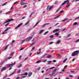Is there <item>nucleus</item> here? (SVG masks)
I'll return each instance as SVG.
<instances>
[{
  "label": "nucleus",
  "instance_id": "obj_1",
  "mask_svg": "<svg viewBox=\"0 0 79 79\" xmlns=\"http://www.w3.org/2000/svg\"><path fill=\"white\" fill-rule=\"evenodd\" d=\"M33 37V36H32L31 37H29L26 39H25L23 41H22L21 43L22 44H23L24 42H28L29 41H30L31 39H32V37Z\"/></svg>",
  "mask_w": 79,
  "mask_h": 79
},
{
  "label": "nucleus",
  "instance_id": "obj_2",
  "mask_svg": "<svg viewBox=\"0 0 79 79\" xmlns=\"http://www.w3.org/2000/svg\"><path fill=\"white\" fill-rule=\"evenodd\" d=\"M79 52V51H76L74 52L72 54V56H77Z\"/></svg>",
  "mask_w": 79,
  "mask_h": 79
},
{
  "label": "nucleus",
  "instance_id": "obj_3",
  "mask_svg": "<svg viewBox=\"0 0 79 79\" xmlns=\"http://www.w3.org/2000/svg\"><path fill=\"white\" fill-rule=\"evenodd\" d=\"M15 64H16V62H15L14 63L12 64H8L6 65V67H7V68H10V67H12Z\"/></svg>",
  "mask_w": 79,
  "mask_h": 79
},
{
  "label": "nucleus",
  "instance_id": "obj_4",
  "mask_svg": "<svg viewBox=\"0 0 79 79\" xmlns=\"http://www.w3.org/2000/svg\"><path fill=\"white\" fill-rule=\"evenodd\" d=\"M10 29V27H9L8 28H7L6 30H5L4 32H2V33H1V34H7L6 31H8V30L9 29Z\"/></svg>",
  "mask_w": 79,
  "mask_h": 79
},
{
  "label": "nucleus",
  "instance_id": "obj_5",
  "mask_svg": "<svg viewBox=\"0 0 79 79\" xmlns=\"http://www.w3.org/2000/svg\"><path fill=\"white\" fill-rule=\"evenodd\" d=\"M69 3V0H67L66 1H64L63 3H62V5H65L66 3L67 4H68Z\"/></svg>",
  "mask_w": 79,
  "mask_h": 79
},
{
  "label": "nucleus",
  "instance_id": "obj_6",
  "mask_svg": "<svg viewBox=\"0 0 79 79\" xmlns=\"http://www.w3.org/2000/svg\"><path fill=\"white\" fill-rule=\"evenodd\" d=\"M13 19H9L8 20H7L6 22H5L4 23H9V22H11V21H13Z\"/></svg>",
  "mask_w": 79,
  "mask_h": 79
},
{
  "label": "nucleus",
  "instance_id": "obj_7",
  "mask_svg": "<svg viewBox=\"0 0 79 79\" xmlns=\"http://www.w3.org/2000/svg\"><path fill=\"white\" fill-rule=\"evenodd\" d=\"M7 67H6V66L2 68L1 71L3 72V71H5V70H6V69H7Z\"/></svg>",
  "mask_w": 79,
  "mask_h": 79
},
{
  "label": "nucleus",
  "instance_id": "obj_8",
  "mask_svg": "<svg viewBox=\"0 0 79 79\" xmlns=\"http://www.w3.org/2000/svg\"><path fill=\"white\" fill-rule=\"evenodd\" d=\"M23 25V23H21L20 24H19L15 28V29H17L18 28V27H19L21 25Z\"/></svg>",
  "mask_w": 79,
  "mask_h": 79
},
{
  "label": "nucleus",
  "instance_id": "obj_9",
  "mask_svg": "<svg viewBox=\"0 0 79 79\" xmlns=\"http://www.w3.org/2000/svg\"><path fill=\"white\" fill-rule=\"evenodd\" d=\"M60 31V29H56L53 31V33H55V32H56L57 31Z\"/></svg>",
  "mask_w": 79,
  "mask_h": 79
},
{
  "label": "nucleus",
  "instance_id": "obj_10",
  "mask_svg": "<svg viewBox=\"0 0 79 79\" xmlns=\"http://www.w3.org/2000/svg\"><path fill=\"white\" fill-rule=\"evenodd\" d=\"M61 42V41L60 40H58L57 41V42L56 43V45H58V44H60V43Z\"/></svg>",
  "mask_w": 79,
  "mask_h": 79
},
{
  "label": "nucleus",
  "instance_id": "obj_11",
  "mask_svg": "<svg viewBox=\"0 0 79 79\" xmlns=\"http://www.w3.org/2000/svg\"><path fill=\"white\" fill-rule=\"evenodd\" d=\"M9 46V44H8L6 46V47L4 49V50H3L2 51V52H3L4 50H6V49L8 48V47Z\"/></svg>",
  "mask_w": 79,
  "mask_h": 79
},
{
  "label": "nucleus",
  "instance_id": "obj_12",
  "mask_svg": "<svg viewBox=\"0 0 79 79\" xmlns=\"http://www.w3.org/2000/svg\"><path fill=\"white\" fill-rule=\"evenodd\" d=\"M28 23H29V20L25 24V26H29V24H28Z\"/></svg>",
  "mask_w": 79,
  "mask_h": 79
},
{
  "label": "nucleus",
  "instance_id": "obj_13",
  "mask_svg": "<svg viewBox=\"0 0 79 79\" xmlns=\"http://www.w3.org/2000/svg\"><path fill=\"white\" fill-rule=\"evenodd\" d=\"M48 24H50V23H45V24H44L43 26V27H45V26H46V25H48Z\"/></svg>",
  "mask_w": 79,
  "mask_h": 79
},
{
  "label": "nucleus",
  "instance_id": "obj_14",
  "mask_svg": "<svg viewBox=\"0 0 79 79\" xmlns=\"http://www.w3.org/2000/svg\"><path fill=\"white\" fill-rule=\"evenodd\" d=\"M62 15V14H60V15H59L56 16V17L54 18V19H56V18H58V17H60V16H61V15Z\"/></svg>",
  "mask_w": 79,
  "mask_h": 79
},
{
  "label": "nucleus",
  "instance_id": "obj_15",
  "mask_svg": "<svg viewBox=\"0 0 79 79\" xmlns=\"http://www.w3.org/2000/svg\"><path fill=\"white\" fill-rule=\"evenodd\" d=\"M49 75L50 76H51V77H53V76H56V74L54 75H53L52 74V73H51L49 74Z\"/></svg>",
  "mask_w": 79,
  "mask_h": 79
},
{
  "label": "nucleus",
  "instance_id": "obj_16",
  "mask_svg": "<svg viewBox=\"0 0 79 79\" xmlns=\"http://www.w3.org/2000/svg\"><path fill=\"white\" fill-rule=\"evenodd\" d=\"M52 8V6H51L49 7V6H48L47 8V10H48H48H51V9Z\"/></svg>",
  "mask_w": 79,
  "mask_h": 79
},
{
  "label": "nucleus",
  "instance_id": "obj_17",
  "mask_svg": "<svg viewBox=\"0 0 79 79\" xmlns=\"http://www.w3.org/2000/svg\"><path fill=\"white\" fill-rule=\"evenodd\" d=\"M16 69H15L14 72L12 73L10 75V76H11L12 75H13V74H15V73L16 72Z\"/></svg>",
  "mask_w": 79,
  "mask_h": 79
},
{
  "label": "nucleus",
  "instance_id": "obj_18",
  "mask_svg": "<svg viewBox=\"0 0 79 79\" xmlns=\"http://www.w3.org/2000/svg\"><path fill=\"white\" fill-rule=\"evenodd\" d=\"M32 73H29L28 74V77H31L32 75Z\"/></svg>",
  "mask_w": 79,
  "mask_h": 79
},
{
  "label": "nucleus",
  "instance_id": "obj_19",
  "mask_svg": "<svg viewBox=\"0 0 79 79\" xmlns=\"http://www.w3.org/2000/svg\"><path fill=\"white\" fill-rule=\"evenodd\" d=\"M44 30H42L40 31V32L39 33V34H42V32H44Z\"/></svg>",
  "mask_w": 79,
  "mask_h": 79
},
{
  "label": "nucleus",
  "instance_id": "obj_20",
  "mask_svg": "<svg viewBox=\"0 0 79 79\" xmlns=\"http://www.w3.org/2000/svg\"><path fill=\"white\" fill-rule=\"evenodd\" d=\"M35 43V41L33 42L30 45V46H29V47H31V46H32Z\"/></svg>",
  "mask_w": 79,
  "mask_h": 79
},
{
  "label": "nucleus",
  "instance_id": "obj_21",
  "mask_svg": "<svg viewBox=\"0 0 79 79\" xmlns=\"http://www.w3.org/2000/svg\"><path fill=\"white\" fill-rule=\"evenodd\" d=\"M5 60H4L2 62H1V63L0 64V65H2L3 63H5Z\"/></svg>",
  "mask_w": 79,
  "mask_h": 79
},
{
  "label": "nucleus",
  "instance_id": "obj_22",
  "mask_svg": "<svg viewBox=\"0 0 79 79\" xmlns=\"http://www.w3.org/2000/svg\"><path fill=\"white\" fill-rule=\"evenodd\" d=\"M39 52H37V54H40V52H41V49H39Z\"/></svg>",
  "mask_w": 79,
  "mask_h": 79
},
{
  "label": "nucleus",
  "instance_id": "obj_23",
  "mask_svg": "<svg viewBox=\"0 0 79 79\" xmlns=\"http://www.w3.org/2000/svg\"><path fill=\"white\" fill-rule=\"evenodd\" d=\"M20 4L21 5H24L26 4V3L21 2L20 3Z\"/></svg>",
  "mask_w": 79,
  "mask_h": 79
},
{
  "label": "nucleus",
  "instance_id": "obj_24",
  "mask_svg": "<svg viewBox=\"0 0 79 79\" xmlns=\"http://www.w3.org/2000/svg\"><path fill=\"white\" fill-rule=\"evenodd\" d=\"M67 20H68V18H66L62 20V22H64V21H66Z\"/></svg>",
  "mask_w": 79,
  "mask_h": 79
},
{
  "label": "nucleus",
  "instance_id": "obj_25",
  "mask_svg": "<svg viewBox=\"0 0 79 79\" xmlns=\"http://www.w3.org/2000/svg\"><path fill=\"white\" fill-rule=\"evenodd\" d=\"M15 42H16V41L15 40H13L11 43V45H13V44H14V43H15Z\"/></svg>",
  "mask_w": 79,
  "mask_h": 79
},
{
  "label": "nucleus",
  "instance_id": "obj_26",
  "mask_svg": "<svg viewBox=\"0 0 79 79\" xmlns=\"http://www.w3.org/2000/svg\"><path fill=\"white\" fill-rule=\"evenodd\" d=\"M54 68H55V67H51V68H50L49 69H47L46 70V71H48V69H54Z\"/></svg>",
  "mask_w": 79,
  "mask_h": 79
},
{
  "label": "nucleus",
  "instance_id": "obj_27",
  "mask_svg": "<svg viewBox=\"0 0 79 79\" xmlns=\"http://www.w3.org/2000/svg\"><path fill=\"white\" fill-rule=\"evenodd\" d=\"M14 54V52H12L10 54V56H13V55Z\"/></svg>",
  "mask_w": 79,
  "mask_h": 79
},
{
  "label": "nucleus",
  "instance_id": "obj_28",
  "mask_svg": "<svg viewBox=\"0 0 79 79\" xmlns=\"http://www.w3.org/2000/svg\"><path fill=\"white\" fill-rule=\"evenodd\" d=\"M77 22H75L73 23V26H76V25H77Z\"/></svg>",
  "mask_w": 79,
  "mask_h": 79
},
{
  "label": "nucleus",
  "instance_id": "obj_29",
  "mask_svg": "<svg viewBox=\"0 0 79 79\" xmlns=\"http://www.w3.org/2000/svg\"><path fill=\"white\" fill-rule=\"evenodd\" d=\"M52 57V56L50 55H49L48 56H47V58H51Z\"/></svg>",
  "mask_w": 79,
  "mask_h": 79
},
{
  "label": "nucleus",
  "instance_id": "obj_30",
  "mask_svg": "<svg viewBox=\"0 0 79 79\" xmlns=\"http://www.w3.org/2000/svg\"><path fill=\"white\" fill-rule=\"evenodd\" d=\"M48 31H47L45 32L44 34V35H47V34H48Z\"/></svg>",
  "mask_w": 79,
  "mask_h": 79
},
{
  "label": "nucleus",
  "instance_id": "obj_31",
  "mask_svg": "<svg viewBox=\"0 0 79 79\" xmlns=\"http://www.w3.org/2000/svg\"><path fill=\"white\" fill-rule=\"evenodd\" d=\"M39 22H38L37 23H36L35 24V25L34 26V27H35V26H37V24H39Z\"/></svg>",
  "mask_w": 79,
  "mask_h": 79
},
{
  "label": "nucleus",
  "instance_id": "obj_32",
  "mask_svg": "<svg viewBox=\"0 0 79 79\" xmlns=\"http://www.w3.org/2000/svg\"><path fill=\"white\" fill-rule=\"evenodd\" d=\"M31 30H32V29L31 28H30L28 29L27 31V32H29Z\"/></svg>",
  "mask_w": 79,
  "mask_h": 79
},
{
  "label": "nucleus",
  "instance_id": "obj_33",
  "mask_svg": "<svg viewBox=\"0 0 79 79\" xmlns=\"http://www.w3.org/2000/svg\"><path fill=\"white\" fill-rule=\"evenodd\" d=\"M58 3V1H56L54 3V4L55 5H56V4H57V3Z\"/></svg>",
  "mask_w": 79,
  "mask_h": 79
},
{
  "label": "nucleus",
  "instance_id": "obj_34",
  "mask_svg": "<svg viewBox=\"0 0 79 79\" xmlns=\"http://www.w3.org/2000/svg\"><path fill=\"white\" fill-rule=\"evenodd\" d=\"M57 56H59V57H61V55L60 54H58L57 55Z\"/></svg>",
  "mask_w": 79,
  "mask_h": 79
},
{
  "label": "nucleus",
  "instance_id": "obj_35",
  "mask_svg": "<svg viewBox=\"0 0 79 79\" xmlns=\"http://www.w3.org/2000/svg\"><path fill=\"white\" fill-rule=\"evenodd\" d=\"M40 61H41L40 60H38V61H36V63H40Z\"/></svg>",
  "mask_w": 79,
  "mask_h": 79
},
{
  "label": "nucleus",
  "instance_id": "obj_36",
  "mask_svg": "<svg viewBox=\"0 0 79 79\" xmlns=\"http://www.w3.org/2000/svg\"><path fill=\"white\" fill-rule=\"evenodd\" d=\"M47 62H48V64H50V63H51L52 62V61H48Z\"/></svg>",
  "mask_w": 79,
  "mask_h": 79
},
{
  "label": "nucleus",
  "instance_id": "obj_37",
  "mask_svg": "<svg viewBox=\"0 0 79 79\" xmlns=\"http://www.w3.org/2000/svg\"><path fill=\"white\" fill-rule=\"evenodd\" d=\"M35 49V47H33L32 49H31V51H32L33 50H34Z\"/></svg>",
  "mask_w": 79,
  "mask_h": 79
},
{
  "label": "nucleus",
  "instance_id": "obj_38",
  "mask_svg": "<svg viewBox=\"0 0 79 79\" xmlns=\"http://www.w3.org/2000/svg\"><path fill=\"white\" fill-rule=\"evenodd\" d=\"M21 66H22V64H21L20 65H19L18 67V68H21Z\"/></svg>",
  "mask_w": 79,
  "mask_h": 79
},
{
  "label": "nucleus",
  "instance_id": "obj_39",
  "mask_svg": "<svg viewBox=\"0 0 79 79\" xmlns=\"http://www.w3.org/2000/svg\"><path fill=\"white\" fill-rule=\"evenodd\" d=\"M67 58H66L63 61V63H65V62H66V60H67Z\"/></svg>",
  "mask_w": 79,
  "mask_h": 79
},
{
  "label": "nucleus",
  "instance_id": "obj_40",
  "mask_svg": "<svg viewBox=\"0 0 79 79\" xmlns=\"http://www.w3.org/2000/svg\"><path fill=\"white\" fill-rule=\"evenodd\" d=\"M8 76V75L6 74V76L3 77V79H5V78H6V77H7Z\"/></svg>",
  "mask_w": 79,
  "mask_h": 79
},
{
  "label": "nucleus",
  "instance_id": "obj_41",
  "mask_svg": "<svg viewBox=\"0 0 79 79\" xmlns=\"http://www.w3.org/2000/svg\"><path fill=\"white\" fill-rule=\"evenodd\" d=\"M60 8H61V7H59V8L57 9V10L56 11V12H58V11L59 10H60Z\"/></svg>",
  "mask_w": 79,
  "mask_h": 79
},
{
  "label": "nucleus",
  "instance_id": "obj_42",
  "mask_svg": "<svg viewBox=\"0 0 79 79\" xmlns=\"http://www.w3.org/2000/svg\"><path fill=\"white\" fill-rule=\"evenodd\" d=\"M56 71H57V69H54V70L53 71H54V72H55H55H56Z\"/></svg>",
  "mask_w": 79,
  "mask_h": 79
},
{
  "label": "nucleus",
  "instance_id": "obj_43",
  "mask_svg": "<svg viewBox=\"0 0 79 79\" xmlns=\"http://www.w3.org/2000/svg\"><path fill=\"white\" fill-rule=\"evenodd\" d=\"M59 34H58V33H55V35H57V36H58V35Z\"/></svg>",
  "mask_w": 79,
  "mask_h": 79
},
{
  "label": "nucleus",
  "instance_id": "obj_44",
  "mask_svg": "<svg viewBox=\"0 0 79 79\" xmlns=\"http://www.w3.org/2000/svg\"><path fill=\"white\" fill-rule=\"evenodd\" d=\"M6 3H7V2H5V3L2 4V6H4L6 4Z\"/></svg>",
  "mask_w": 79,
  "mask_h": 79
},
{
  "label": "nucleus",
  "instance_id": "obj_45",
  "mask_svg": "<svg viewBox=\"0 0 79 79\" xmlns=\"http://www.w3.org/2000/svg\"><path fill=\"white\" fill-rule=\"evenodd\" d=\"M11 58H12V56H10V57H9L7 58V59H11Z\"/></svg>",
  "mask_w": 79,
  "mask_h": 79
},
{
  "label": "nucleus",
  "instance_id": "obj_46",
  "mask_svg": "<svg viewBox=\"0 0 79 79\" xmlns=\"http://www.w3.org/2000/svg\"><path fill=\"white\" fill-rule=\"evenodd\" d=\"M52 74H53V75H54V74H55V72L53 71L52 73Z\"/></svg>",
  "mask_w": 79,
  "mask_h": 79
},
{
  "label": "nucleus",
  "instance_id": "obj_47",
  "mask_svg": "<svg viewBox=\"0 0 79 79\" xmlns=\"http://www.w3.org/2000/svg\"><path fill=\"white\" fill-rule=\"evenodd\" d=\"M47 61V60H43L44 63H45V62H46V61Z\"/></svg>",
  "mask_w": 79,
  "mask_h": 79
},
{
  "label": "nucleus",
  "instance_id": "obj_48",
  "mask_svg": "<svg viewBox=\"0 0 79 79\" xmlns=\"http://www.w3.org/2000/svg\"><path fill=\"white\" fill-rule=\"evenodd\" d=\"M50 38H53V35H51L50 36Z\"/></svg>",
  "mask_w": 79,
  "mask_h": 79
},
{
  "label": "nucleus",
  "instance_id": "obj_49",
  "mask_svg": "<svg viewBox=\"0 0 79 79\" xmlns=\"http://www.w3.org/2000/svg\"><path fill=\"white\" fill-rule=\"evenodd\" d=\"M10 13V11H9V12H7L6 13V15H8V14H9V13Z\"/></svg>",
  "mask_w": 79,
  "mask_h": 79
},
{
  "label": "nucleus",
  "instance_id": "obj_50",
  "mask_svg": "<svg viewBox=\"0 0 79 79\" xmlns=\"http://www.w3.org/2000/svg\"><path fill=\"white\" fill-rule=\"evenodd\" d=\"M70 35H71V34H69V35H68L67 37V38H68V37H70Z\"/></svg>",
  "mask_w": 79,
  "mask_h": 79
},
{
  "label": "nucleus",
  "instance_id": "obj_51",
  "mask_svg": "<svg viewBox=\"0 0 79 79\" xmlns=\"http://www.w3.org/2000/svg\"><path fill=\"white\" fill-rule=\"evenodd\" d=\"M21 72V70H19L18 72L17 73H19Z\"/></svg>",
  "mask_w": 79,
  "mask_h": 79
},
{
  "label": "nucleus",
  "instance_id": "obj_52",
  "mask_svg": "<svg viewBox=\"0 0 79 79\" xmlns=\"http://www.w3.org/2000/svg\"><path fill=\"white\" fill-rule=\"evenodd\" d=\"M64 11V10H62L61 11H60V12L59 13H61L62 12H63Z\"/></svg>",
  "mask_w": 79,
  "mask_h": 79
},
{
  "label": "nucleus",
  "instance_id": "obj_53",
  "mask_svg": "<svg viewBox=\"0 0 79 79\" xmlns=\"http://www.w3.org/2000/svg\"><path fill=\"white\" fill-rule=\"evenodd\" d=\"M13 9V6H12L10 9V10H12V9Z\"/></svg>",
  "mask_w": 79,
  "mask_h": 79
},
{
  "label": "nucleus",
  "instance_id": "obj_54",
  "mask_svg": "<svg viewBox=\"0 0 79 79\" xmlns=\"http://www.w3.org/2000/svg\"><path fill=\"white\" fill-rule=\"evenodd\" d=\"M53 42H50L49 44V45H50L51 44H53Z\"/></svg>",
  "mask_w": 79,
  "mask_h": 79
},
{
  "label": "nucleus",
  "instance_id": "obj_55",
  "mask_svg": "<svg viewBox=\"0 0 79 79\" xmlns=\"http://www.w3.org/2000/svg\"><path fill=\"white\" fill-rule=\"evenodd\" d=\"M56 61V60H53V63H55Z\"/></svg>",
  "mask_w": 79,
  "mask_h": 79
},
{
  "label": "nucleus",
  "instance_id": "obj_56",
  "mask_svg": "<svg viewBox=\"0 0 79 79\" xmlns=\"http://www.w3.org/2000/svg\"><path fill=\"white\" fill-rule=\"evenodd\" d=\"M25 76H27V73H24Z\"/></svg>",
  "mask_w": 79,
  "mask_h": 79
},
{
  "label": "nucleus",
  "instance_id": "obj_57",
  "mask_svg": "<svg viewBox=\"0 0 79 79\" xmlns=\"http://www.w3.org/2000/svg\"><path fill=\"white\" fill-rule=\"evenodd\" d=\"M69 4H68L67 6H66V7L67 8H68V7H69Z\"/></svg>",
  "mask_w": 79,
  "mask_h": 79
},
{
  "label": "nucleus",
  "instance_id": "obj_58",
  "mask_svg": "<svg viewBox=\"0 0 79 79\" xmlns=\"http://www.w3.org/2000/svg\"><path fill=\"white\" fill-rule=\"evenodd\" d=\"M45 56V55H44L43 56H42L41 57V58H44V57Z\"/></svg>",
  "mask_w": 79,
  "mask_h": 79
},
{
  "label": "nucleus",
  "instance_id": "obj_59",
  "mask_svg": "<svg viewBox=\"0 0 79 79\" xmlns=\"http://www.w3.org/2000/svg\"><path fill=\"white\" fill-rule=\"evenodd\" d=\"M66 28H64L63 30H62L61 31H65L66 30Z\"/></svg>",
  "mask_w": 79,
  "mask_h": 79
},
{
  "label": "nucleus",
  "instance_id": "obj_60",
  "mask_svg": "<svg viewBox=\"0 0 79 79\" xmlns=\"http://www.w3.org/2000/svg\"><path fill=\"white\" fill-rule=\"evenodd\" d=\"M9 25V23H7L6 24V26H8Z\"/></svg>",
  "mask_w": 79,
  "mask_h": 79
},
{
  "label": "nucleus",
  "instance_id": "obj_61",
  "mask_svg": "<svg viewBox=\"0 0 79 79\" xmlns=\"http://www.w3.org/2000/svg\"><path fill=\"white\" fill-rule=\"evenodd\" d=\"M21 77V78H24V77H26V76H23V77Z\"/></svg>",
  "mask_w": 79,
  "mask_h": 79
},
{
  "label": "nucleus",
  "instance_id": "obj_62",
  "mask_svg": "<svg viewBox=\"0 0 79 79\" xmlns=\"http://www.w3.org/2000/svg\"><path fill=\"white\" fill-rule=\"evenodd\" d=\"M21 56H20L19 57V59H20V58H21Z\"/></svg>",
  "mask_w": 79,
  "mask_h": 79
},
{
  "label": "nucleus",
  "instance_id": "obj_63",
  "mask_svg": "<svg viewBox=\"0 0 79 79\" xmlns=\"http://www.w3.org/2000/svg\"><path fill=\"white\" fill-rule=\"evenodd\" d=\"M79 19V17H76L75 19Z\"/></svg>",
  "mask_w": 79,
  "mask_h": 79
},
{
  "label": "nucleus",
  "instance_id": "obj_64",
  "mask_svg": "<svg viewBox=\"0 0 79 79\" xmlns=\"http://www.w3.org/2000/svg\"><path fill=\"white\" fill-rule=\"evenodd\" d=\"M79 42V39L77 40L76 41V42Z\"/></svg>",
  "mask_w": 79,
  "mask_h": 79
}]
</instances>
